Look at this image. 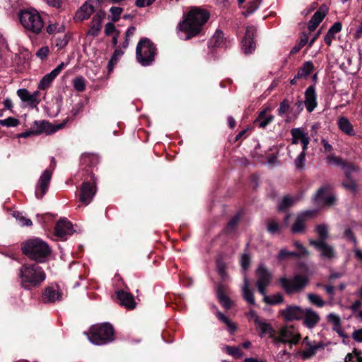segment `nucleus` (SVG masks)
I'll list each match as a JSON object with an SVG mask.
<instances>
[{
	"instance_id": "1",
	"label": "nucleus",
	"mask_w": 362,
	"mask_h": 362,
	"mask_svg": "<svg viewBox=\"0 0 362 362\" xmlns=\"http://www.w3.org/2000/svg\"><path fill=\"white\" fill-rule=\"evenodd\" d=\"M209 18V13L199 8H192L177 26V30L186 34L185 40H187L197 35L203 25Z\"/></svg>"
},
{
	"instance_id": "2",
	"label": "nucleus",
	"mask_w": 362,
	"mask_h": 362,
	"mask_svg": "<svg viewBox=\"0 0 362 362\" xmlns=\"http://www.w3.org/2000/svg\"><path fill=\"white\" fill-rule=\"evenodd\" d=\"M20 285L25 290L38 287L46 279V274L37 264H24L18 269Z\"/></svg>"
},
{
	"instance_id": "3",
	"label": "nucleus",
	"mask_w": 362,
	"mask_h": 362,
	"mask_svg": "<svg viewBox=\"0 0 362 362\" xmlns=\"http://www.w3.org/2000/svg\"><path fill=\"white\" fill-rule=\"evenodd\" d=\"M18 18L21 25L33 34H39L44 28V21L40 13L35 8L24 9L19 12Z\"/></svg>"
},
{
	"instance_id": "4",
	"label": "nucleus",
	"mask_w": 362,
	"mask_h": 362,
	"mask_svg": "<svg viewBox=\"0 0 362 362\" xmlns=\"http://www.w3.org/2000/svg\"><path fill=\"white\" fill-rule=\"evenodd\" d=\"M22 249L25 255L38 262H43L50 253L48 245L38 238L28 240Z\"/></svg>"
},
{
	"instance_id": "5",
	"label": "nucleus",
	"mask_w": 362,
	"mask_h": 362,
	"mask_svg": "<svg viewBox=\"0 0 362 362\" xmlns=\"http://www.w3.org/2000/svg\"><path fill=\"white\" fill-rule=\"evenodd\" d=\"M90 342L95 345H103L114 339V329L109 323L93 325L88 337Z\"/></svg>"
},
{
	"instance_id": "6",
	"label": "nucleus",
	"mask_w": 362,
	"mask_h": 362,
	"mask_svg": "<svg viewBox=\"0 0 362 362\" xmlns=\"http://www.w3.org/2000/svg\"><path fill=\"white\" fill-rule=\"evenodd\" d=\"M156 48L154 44L148 38H142L139 42L136 57L138 62L142 66H148L154 61Z\"/></svg>"
},
{
	"instance_id": "7",
	"label": "nucleus",
	"mask_w": 362,
	"mask_h": 362,
	"mask_svg": "<svg viewBox=\"0 0 362 362\" xmlns=\"http://www.w3.org/2000/svg\"><path fill=\"white\" fill-rule=\"evenodd\" d=\"M279 282L286 293H293L302 290L308 284V279L305 276L296 275L292 279L282 277Z\"/></svg>"
},
{
	"instance_id": "8",
	"label": "nucleus",
	"mask_w": 362,
	"mask_h": 362,
	"mask_svg": "<svg viewBox=\"0 0 362 362\" xmlns=\"http://www.w3.org/2000/svg\"><path fill=\"white\" fill-rule=\"evenodd\" d=\"M330 185L322 186L313 197L314 204L325 206H332L336 204L337 197L333 193L329 192Z\"/></svg>"
},
{
	"instance_id": "9",
	"label": "nucleus",
	"mask_w": 362,
	"mask_h": 362,
	"mask_svg": "<svg viewBox=\"0 0 362 362\" xmlns=\"http://www.w3.org/2000/svg\"><path fill=\"white\" fill-rule=\"evenodd\" d=\"M300 335L293 326H286L280 329L279 337L275 336L276 341L283 343L297 344Z\"/></svg>"
},
{
	"instance_id": "10",
	"label": "nucleus",
	"mask_w": 362,
	"mask_h": 362,
	"mask_svg": "<svg viewBox=\"0 0 362 362\" xmlns=\"http://www.w3.org/2000/svg\"><path fill=\"white\" fill-rule=\"evenodd\" d=\"M35 124L37 126V129L36 130H30L26 131L25 132L21 133L19 135V137L26 138L31 135H38L42 133H45L47 134H52L59 129L62 128V125H57V126H52L50 123L45 122V121H41V122H35Z\"/></svg>"
},
{
	"instance_id": "11",
	"label": "nucleus",
	"mask_w": 362,
	"mask_h": 362,
	"mask_svg": "<svg viewBox=\"0 0 362 362\" xmlns=\"http://www.w3.org/2000/svg\"><path fill=\"white\" fill-rule=\"evenodd\" d=\"M257 287L259 292L265 296L266 288L272 282V274L263 265H259L256 270Z\"/></svg>"
},
{
	"instance_id": "12",
	"label": "nucleus",
	"mask_w": 362,
	"mask_h": 362,
	"mask_svg": "<svg viewBox=\"0 0 362 362\" xmlns=\"http://www.w3.org/2000/svg\"><path fill=\"white\" fill-rule=\"evenodd\" d=\"M310 244L313 245L319 252L322 259L332 261L337 257L336 252L333 246L323 240H310Z\"/></svg>"
},
{
	"instance_id": "13",
	"label": "nucleus",
	"mask_w": 362,
	"mask_h": 362,
	"mask_svg": "<svg viewBox=\"0 0 362 362\" xmlns=\"http://www.w3.org/2000/svg\"><path fill=\"white\" fill-rule=\"evenodd\" d=\"M303 344L305 349L301 352V356L304 360L312 358L318 351L324 349L325 346L322 342L311 341L308 337L303 339Z\"/></svg>"
},
{
	"instance_id": "14",
	"label": "nucleus",
	"mask_w": 362,
	"mask_h": 362,
	"mask_svg": "<svg viewBox=\"0 0 362 362\" xmlns=\"http://www.w3.org/2000/svg\"><path fill=\"white\" fill-rule=\"evenodd\" d=\"M52 176V170L47 169L41 174L35 189V196L42 199L47 192Z\"/></svg>"
},
{
	"instance_id": "15",
	"label": "nucleus",
	"mask_w": 362,
	"mask_h": 362,
	"mask_svg": "<svg viewBox=\"0 0 362 362\" xmlns=\"http://www.w3.org/2000/svg\"><path fill=\"white\" fill-rule=\"evenodd\" d=\"M95 193L96 186L95 181L93 180L92 183L84 182L81 187L79 201L85 205H88L93 200Z\"/></svg>"
},
{
	"instance_id": "16",
	"label": "nucleus",
	"mask_w": 362,
	"mask_h": 362,
	"mask_svg": "<svg viewBox=\"0 0 362 362\" xmlns=\"http://www.w3.org/2000/svg\"><path fill=\"white\" fill-rule=\"evenodd\" d=\"M17 95L23 103L32 109L36 107L40 102L38 91L30 93L27 89L21 88L17 90Z\"/></svg>"
},
{
	"instance_id": "17",
	"label": "nucleus",
	"mask_w": 362,
	"mask_h": 362,
	"mask_svg": "<svg viewBox=\"0 0 362 362\" xmlns=\"http://www.w3.org/2000/svg\"><path fill=\"white\" fill-rule=\"evenodd\" d=\"M94 12L93 1L87 0L85 3L76 11L74 16V21L76 22H81L90 18Z\"/></svg>"
},
{
	"instance_id": "18",
	"label": "nucleus",
	"mask_w": 362,
	"mask_h": 362,
	"mask_svg": "<svg viewBox=\"0 0 362 362\" xmlns=\"http://www.w3.org/2000/svg\"><path fill=\"white\" fill-rule=\"evenodd\" d=\"M280 313L284 320L291 321L302 318L304 314V310L299 306L289 305L285 309L281 310Z\"/></svg>"
},
{
	"instance_id": "19",
	"label": "nucleus",
	"mask_w": 362,
	"mask_h": 362,
	"mask_svg": "<svg viewBox=\"0 0 362 362\" xmlns=\"http://www.w3.org/2000/svg\"><path fill=\"white\" fill-rule=\"evenodd\" d=\"M292 143L298 144L301 143L303 149L306 151L310 143V137L308 134L300 128H295L291 130Z\"/></svg>"
},
{
	"instance_id": "20",
	"label": "nucleus",
	"mask_w": 362,
	"mask_h": 362,
	"mask_svg": "<svg viewBox=\"0 0 362 362\" xmlns=\"http://www.w3.org/2000/svg\"><path fill=\"white\" fill-rule=\"evenodd\" d=\"M42 297L46 302H55L62 299V292L58 286H51L45 289Z\"/></svg>"
},
{
	"instance_id": "21",
	"label": "nucleus",
	"mask_w": 362,
	"mask_h": 362,
	"mask_svg": "<svg viewBox=\"0 0 362 362\" xmlns=\"http://www.w3.org/2000/svg\"><path fill=\"white\" fill-rule=\"evenodd\" d=\"M72 233V224L66 218H61L55 226V233L57 236L63 238Z\"/></svg>"
},
{
	"instance_id": "22",
	"label": "nucleus",
	"mask_w": 362,
	"mask_h": 362,
	"mask_svg": "<svg viewBox=\"0 0 362 362\" xmlns=\"http://www.w3.org/2000/svg\"><path fill=\"white\" fill-rule=\"evenodd\" d=\"M327 12V9L325 6H321L308 22V28L310 31L315 30L319 24L322 21Z\"/></svg>"
},
{
	"instance_id": "23",
	"label": "nucleus",
	"mask_w": 362,
	"mask_h": 362,
	"mask_svg": "<svg viewBox=\"0 0 362 362\" xmlns=\"http://www.w3.org/2000/svg\"><path fill=\"white\" fill-rule=\"evenodd\" d=\"M313 213V212L312 211H306L300 214L291 227V232L293 233L303 232L305 229V222L308 216H312Z\"/></svg>"
},
{
	"instance_id": "24",
	"label": "nucleus",
	"mask_w": 362,
	"mask_h": 362,
	"mask_svg": "<svg viewBox=\"0 0 362 362\" xmlns=\"http://www.w3.org/2000/svg\"><path fill=\"white\" fill-rule=\"evenodd\" d=\"M303 324L309 329H312L319 322L320 317L319 315L310 308L304 310Z\"/></svg>"
},
{
	"instance_id": "25",
	"label": "nucleus",
	"mask_w": 362,
	"mask_h": 362,
	"mask_svg": "<svg viewBox=\"0 0 362 362\" xmlns=\"http://www.w3.org/2000/svg\"><path fill=\"white\" fill-rule=\"evenodd\" d=\"M117 296L120 304L126 308L132 310L136 307V303L131 293L124 291H118L117 292Z\"/></svg>"
},
{
	"instance_id": "26",
	"label": "nucleus",
	"mask_w": 362,
	"mask_h": 362,
	"mask_svg": "<svg viewBox=\"0 0 362 362\" xmlns=\"http://www.w3.org/2000/svg\"><path fill=\"white\" fill-rule=\"evenodd\" d=\"M305 105L307 110L311 112L317 106L316 94L314 87H308L305 90Z\"/></svg>"
},
{
	"instance_id": "27",
	"label": "nucleus",
	"mask_w": 362,
	"mask_h": 362,
	"mask_svg": "<svg viewBox=\"0 0 362 362\" xmlns=\"http://www.w3.org/2000/svg\"><path fill=\"white\" fill-rule=\"evenodd\" d=\"M255 325L260 332V336L268 335L269 337L275 339L276 332L271 325L264 320H256Z\"/></svg>"
},
{
	"instance_id": "28",
	"label": "nucleus",
	"mask_w": 362,
	"mask_h": 362,
	"mask_svg": "<svg viewBox=\"0 0 362 362\" xmlns=\"http://www.w3.org/2000/svg\"><path fill=\"white\" fill-rule=\"evenodd\" d=\"M104 17L105 14L103 12H98L93 16L91 21L90 28L88 31L90 35L95 36L98 34L101 29V23Z\"/></svg>"
},
{
	"instance_id": "29",
	"label": "nucleus",
	"mask_w": 362,
	"mask_h": 362,
	"mask_svg": "<svg viewBox=\"0 0 362 362\" xmlns=\"http://www.w3.org/2000/svg\"><path fill=\"white\" fill-rule=\"evenodd\" d=\"M242 293L243 298L251 305L255 304V300L254 298V294L252 290L250 288V282L246 276L245 275L244 279H243V285L242 287Z\"/></svg>"
},
{
	"instance_id": "30",
	"label": "nucleus",
	"mask_w": 362,
	"mask_h": 362,
	"mask_svg": "<svg viewBox=\"0 0 362 362\" xmlns=\"http://www.w3.org/2000/svg\"><path fill=\"white\" fill-rule=\"evenodd\" d=\"M339 129L346 134L354 135L355 132L353 125L351 124L349 120L345 117H341L339 118L338 122Z\"/></svg>"
},
{
	"instance_id": "31",
	"label": "nucleus",
	"mask_w": 362,
	"mask_h": 362,
	"mask_svg": "<svg viewBox=\"0 0 362 362\" xmlns=\"http://www.w3.org/2000/svg\"><path fill=\"white\" fill-rule=\"evenodd\" d=\"M273 119L274 117L272 115L267 114L266 110H263L255 120V124L259 128H264L273 120Z\"/></svg>"
},
{
	"instance_id": "32",
	"label": "nucleus",
	"mask_w": 362,
	"mask_h": 362,
	"mask_svg": "<svg viewBox=\"0 0 362 362\" xmlns=\"http://www.w3.org/2000/svg\"><path fill=\"white\" fill-rule=\"evenodd\" d=\"M342 25L340 22H336L329 29L325 36L324 40L327 45H330L332 40L335 37V35L341 30Z\"/></svg>"
},
{
	"instance_id": "33",
	"label": "nucleus",
	"mask_w": 362,
	"mask_h": 362,
	"mask_svg": "<svg viewBox=\"0 0 362 362\" xmlns=\"http://www.w3.org/2000/svg\"><path fill=\"white\" fill-rule=\"evenodd\" d=\"M314 65L312 62H306L303 66L299 69L296 78H306L313 71Z\"/></svg>"
},
{
	"instance_id": "34",
	"label": "nucleus",
	"mask_w": 362,
	"mask_h": 362,
	"mask_svg": "<svg viewBox=\"0 0 362 362\" xmlns=\"http://www.w3.org/2000/svg\"><path fill=\"white\" fill-rule=\"evenodd\" d=\"M217 298L222 306L226 309H230L231 308V300L226 295H225L223 288L221 285H219L217 287Z\"/></svg>"
},
{
	"instance_id": "35",
	"label": "nucleus",
	"mask_w": 362,
	"mask_h": 362,
	"mask_svg": "<svg viewBox=\"0 0 362 362\" xmlns=\"http://www.w3.org/2000/svg\"><path fill=\"white\" fill-rule=\"evenodd\" d=\"M327 321L333 325V330L339 335H342L343 330L341 327V319L339 315L334 313H330L327 315Z\"/></svg>"
},
{
	"instance_id": "36",
	"label": "nucleus",
	"mask_w": 362,
	"mask_h": 362,
	"mask_svg": "<svg viewBox=\"0 0 362 362\" xmlns=\"http://www.w3.org/2000/svg\"><path fill=\"white\" fill-rule=\"evenodd\" d=\"M223 33L221 30H217L211 37L209 41V46L211 47H218L223 45Z\"/></svg>"
},
{
	"instance_id": "37",
	"label": "nucleus",
	"mask_w": 362,
	"mask_h": 362,
	"mask_svg": "<svg viewBox=\"0 0 362 362\" xmlns=\"http://www.w3.org/2000/svg\"><path fill=\"white\" fill-rule=\"evenodd\" d=\"M216 316L221 322H223L227 326L229 332H234L236 331L237 326L235 323L230 320L228 317L225 316L222 313L219 311L216 313Z\"/></svg>"
},
{
	"instance_id": "38",
	"label": "nucleus",
	"mask_w": 362,
	"mask_h": 362,
	"mask_svg": "<svg viewBox=\"0 0 362 362\" xmlns=\"http://www.w3.org/2000/svg\"><path fill=\"white\" fill-rule=\"evenodd\" d=\"M56 77L52 71L45 75L38 85V88L42 90L46 89Z\"/></svg>"
},
{
	"instance_id": "39",
	"label": "nucleus",
	"mask_w": 362,
	"mask_h": 362,
	"mask_svg": "<svg viewBox=\"0 0 362 362\" xmlns=\"http://www.w3.org/2000/svg\"><path fill=\"white\" fill-rule=\"evenodd\" d=\"M298 201V199L296 197L286 196L283 198L281 203L279 204L278 208L280 211L284 210L296 203Z\"/></svg>"
},
{
	"instance_id": "40",
	"label": "nucleus",
	"mask_w": 362,
	"mask_h": 362,
	"mask_svg": "<svg viewBox=\"0 0 362 362\" xmlns=\"http://www.w3.org/2000/svg\"><path fill=\"white\" fill-rule=\"evenodd\" d=\"M242 49L245 54L251 53L255 49V44L253 40L244 38L242 42Z\"/></svg>"
},
{
	"instance_id": "41",
	"label": "nucleus",
	"mask_w": 362,
	"mask_h": 362,
	"mask_svg": "<svg viewBox=\"0 0 362 362\" xmlns=\"http://www.w3.org/2000/svg\"><path fill=\"white\" fill-rule=\"evenodd\" d=\"M20 121L15 117H9L4 119H0V125L6 127H16L18 126Z\"/></svg>"
},
{
	"instance_id": "42",
	"label": "nucleus",
	"mask_w": 362,
	"mask_h": 362,
	"mask_svg": "<svg viewBox=\"0 0 362 362\" xmlns=\"http://www.w3.org/2000/svg\"><path fill=\"white\" fill-rule=\"evenodd\" d=\"M316 232L318 235L319 239L317 240H323L328 238V228L326 225H319L316 227Z\"/></svg>"
},
{
	"instance_id": "43",
	"label": "nucleus",
	"mask_w": 362,
	"mask_h": 362,
	"mask_svg": "<svg viewBox=\"0 0 362 362\" xmlns=\"http://www.w3.org/2000/svg\"><path fill=\"white\" fill-rule=\"evenodd\" d=\"M29 59V54L28 53H21L16 56L15 63L22 68H25L28 61Z\"/></svg>"
},
{
	"instance_id": "44",
	"label": "nucleus",
	"mask_w": 362,
	"mask_h": 362,
	"mask_svg": "<svg viewBox=\"0 0 362 362\" xmlns=\"http://www.w3.org/2000/svg\"><path fill=\"white\" fill-rule=\"evenodd\" d=\"M308 298L310 303L317 307H322L325 305V302L321 298V297L317 294L308 293Z\"/></svg>"
},
{
	"instance_id": "45",
	"label": "nucleus",
	"mask_w": 362,
	"mask_h": 362,
	"mask_svg": "<svg viewBox=\"0 0 362 362\" xmlns=\"http://www.w3.org/2000/svg\"><path fill=\"white\" fill-rule=\"evenodd\" d=\"M225 349L228 354L233 356L235 358H240L243 356L242 351L238 347L226 346Z\"/></svg>"
},
{
	"instance_id": "46",
	"label": "nucleus",
	"mask_w": 362,
	"mask_h": 362,
	"mask_svg": "<svg viewBox=\"0 0 362 362\" xmlns=\"http://www.w3.org/2000/svg\"><path fill=\"white\" fill-rule=\"evenodd\" d=\"M73 84H74V88L77 91L81 92V91H83L85 90V88H86V81L81 76L75 78L73 80Z\"/></svg>"
},
{
	"instance_id": "47",
	"label": "nucleus",
	"mask_w": 362,
	"mask_h": 362,
	"mask_svg": "<svg viewBox=\"0 0 362 362\" xmlns=\"http://www.w3.org/2000/svg\"><path fill=\"white\" fill-rule=\"evenodd\" d=\"M326 160L329 165L336 166H343L344 165V161L339 157H337L334 155L328 156Z\"/></svg>"
},
{
	"instance_id": "48",
	"label": "nucleus",
	"mask_w": 362,
	"mask_h": 362,
	"mask_svg": "<svg viewBox=\"0 0 362 362\" xmlns=\"http://www.w3.org/2000/svg\"><path fill=\"white\" fill-rule=\"evenodd\" d=\"M305 151L303 149L302 152L295 159L294 164L296 168L303 169L305 163Z\"/></svg>"
},
{
	"instance_id": "49",
	"label": "nucleus",
	"mask_w": 362,
	"mask_h": 362,
	"mask_svg": "<svg viewBox=\"0 0 362 362\" xmlns=\"http://www.w3.org/2000/svg\"><path fill=\"white\" fill-rule=\"evenodd\" d=\"M264 296V300L269 304H278L283 302V297L280 294H276L272 298H269L266 294Z\"/></svg>"
},
{
	"instance_id": "50",
	"label": "nucleus",
	"mask_w": 362,
	"mask_h": 362,
	"mask_svg": "<svg viewBox=\"0 0 362 362\" xmlns=\"http://www.w3.org/2000/svg\"><path fill=\"white\" fill-rule=\"evenodd\" d=\"M267 230L272 234H276L280 232L279 224L274 221H269L267 225Z\"/></svg>"
},
{
	"instance_id": "51",
	"label": "nucleus",
	"mask_w": 362,
	"mask_h": 362,
	"mask_svg": "<svg viewBox=\"0 0 362 362\" xmlns=\"http://www.w3.org/2000/svg\"><path fill=\"white\" fill-rule=\"evenodd\" d=\"M124 54V52L120 49L117 48L115 50L113 56L109 62V68L112 69L113 63H116L118 59Z\"/></svg>"
},
{
	"instance_id": "52",
	"label": "nucleus",
	"mask_w": 362,
	"mask_h": 362,
	"mask_svg": "<svg viewBox=\"0 0 362 362\" xmlns=\"http://www.w3.org/2000/svg\"><path fill=\"white\" fill-rule=\"evenodd\" d=\"M110 11L112 16V20L116 22L119 19L122 8L120 7H111Z\"/></svg>"
},
{
	"instance_id": "53",
	"label": "nucleus",
	"mask_w": 362,
	"mask_h": 362,
	"mask_svg": "<svg viewBox=\"0 0 362 362\" xmlns=\"http://www.w3.org/2000/svg\"><path fill=\"white\" fill-rule=\"evenodd\" d=\"M290 107L289 103L287 100H284L281 104L280 107L278 110L279 115L282 116L285 112H286Z\"/></svg>"
},
{
	"instance_id": "54",
	"label": "nucleus",
	"mask_w": 362,
	"mask_h": 362,
	"mask_svg": "<svg viewBox=\"0 0 362 362\" xmlns=\"http://www.w3.org/2000/svg\"><path fill=\"white\" fill-rule=\"evenodd\" d=\"M49 52V47L47 46H45L37 50L36 56L41 59H44L48 55Z\"/></svg>"
},
{
	"instance_id": "55",
	"label": "nucleus",
	"mask_w": 362,
	"mask_h": 362,
	"mask_svg": "<svg viewBox=\"0 0 362 362\" xmlns=\"http://www.w3.org/2000/svg\"><path fill=\"white\" fill-rule=\"evenodd\" d=\"M261 1L262 0H253L252 1L250 2L247 8V12L249 13H252L255 11L259 8Z\"/></svg>"
},
{
	"instance_id": "56",
	"label": "nucleus",
	"mask_w": 362,
	"mask_h": 362,
	"mask_svg": "<svg viewBox=\"0 0 362 362\" xmlns=\"http://www.w3.org/2000/svg\"><path fill=\"white\" fill-rule=\"evenodd\" d=\"M255 32L256 29L254 26H247L244 38H247V40H253Z\"/></svg>"
},
{
	"instance_id": "57",
	"label": "nucleus",
	"mask_w": 362,
	"mask_h": 362,
	"mask_svg": "<svg viewBox=\"0 0 362 362\" xmlns=\"http://www.w3.org/2000/svg\"><path fill=\"white\" fill-rule=\"evenodd\" d=\"M241 266L243 268V269L247 270L250 266V257L245 254L241 257Z\"/></svg>"
},
{
	"instance_id": "58",
	"label": "nucleus",
	"mask_w": 362,
	"mask_h": 362,
	"mask_svg": "<svg viewBox=\"0 0 362 362\" xmlns=\"http://www.w3.org/2000/svg\"><path fill=\"white\" fill-rule=\"evenodd\" d=\"M156 0H136L135 5L142 8L151 5Z\"/></svg>"
},
{
	"instance_id": "59",
	"label": "nucleus",
	"mask_w": 362,
	"mask_h": 362,
	"mask_svg": "<svg viewBox=\"0 0 362 362\" xmlns=\"http://www.w3.org/2000/svg\"><path fill=\"white\" fill-rule=\"evenodd\" d=\"M239 218L238 216L234 217L228 224L226 227V230L228 233L231 232L237 226L238 223Z\"/></svg>"
},
{
	"instance_id": "60",
	"label": "nucleus",
	"mask_w": 362,
	"mask_h": 362,
	"mask_svg": "<svg viewBox=\"0 0 362 362\" xmlns=\"http://www.w3.org/2000/svg\"><path fill=\"white\" fill-rule=\"evenodd\" d=\"M16 219L18 221L19 223L21 226H30L32 225V221L30 219L26 218L25 217L22 216H19V214H18V216H16Z\"/></svg>"
},
{
	"instance_id": "61",
	"label": "nucleus",
	"mask_w": 362,
	"mask_h": 362,
	"mask_svg": "<svg viewBox=\"0 0 362 362\" xmlns=\"http://www.w3.org/2000/svg\"><path fill=\"white\" fill-rule=\"evenodd\" d=\"M293 245L299 250L301 255H303V256L308 255V252L307 251L305 247L300 243H299L298 241H295L293 243Z\"/></svg>"
},
{
	"instance_id": "62",
	"label": "nucleus",
	"mask_w": 362,
	"mask_h": 362,
	"mask_svg": "<svg viewBox=\"0 0 362 362\" xmlns=\"http://www.w3.org/2000/svg\"><path fill=\"white\" fill-rule=\"evenodd\" d=\"M344 236L349 240L353 241V243L356 245V239L354 235L353 232L350 228H346L344 230Z\"/></svg>"
},
{
	"instance_id": "63",
	"label": "nucleus",
	"mask_w": 362,
	"mask_h": 362,
	"mask_svg": "<svg viewBox=\"0 0 362 362\" xmlns=\"http://www.w3.org/2000/svg\"><path fill=\"white\" fill-rule=\"evenodd\" d=\"M290 257L289 251H288L286 249L283 248L281 249L277 256V258L279 260H283L284 259Z\"/></svg>"
},
{
	"instance_id": "64",
	"label": "nucleus",
	"mask_w": 362,
	"mask_h": 362,
	"mask_svg": "<svg viewBox=\"0 0 362 362\" xmlns=\"http://www.w3.org/2000/svg\"><path fill=\"white\" fill-rule=\"evenodd\" d=\"M353 338L354 340L361 342L362 341V329L356 330L353 333Z\"/></svg>"
}]
</instances>
